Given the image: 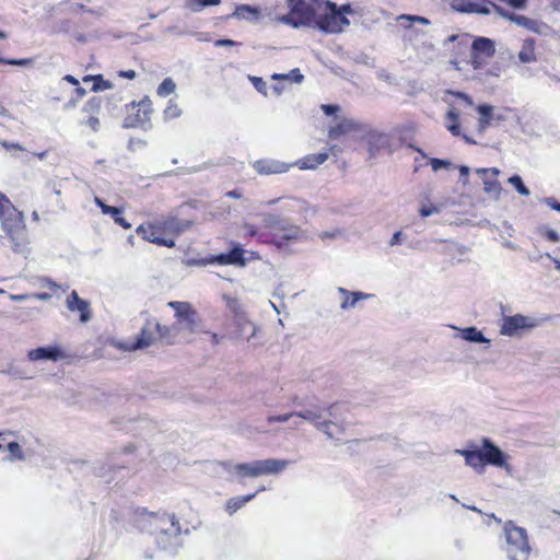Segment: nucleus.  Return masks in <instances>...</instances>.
<instances>
[{"instance_id": "obj_1", "label": "nucleus", "mask_w": 560, "mask_h": 560, "mask_svg": "<svg viewBox=\"0 0 560 560\" xmlns=\"http://www.w3.org/2000/svg\"><path fill=\"white\" fill-rule=\"evenodd\" d=\"M337 404L329 406L312 405L303 410L283 413L279 416H269L267 421L287 422L293 417L301 418L313 424L319 432L324 433L329 440L341 441L346 431V423L338 417Z\"/></svg>"}, {"instance_id": "obj_2", "label": "nucleus", "mask_w": 560, "mask_h": 560, "mask_svg": "<svg viewBox=\"0 0 560 560\" xmlns=\"http://www.w3.org/2000/svg\"><path fill=\"white\" fill-rule=\"evenodd\" d=\"M138 525L142 530L155 534L156 544L164 551L176 552L183 546V528L174 513L143 511L138 517Z\"/></svg>"}, {"instance_id": "obj_3", "label": "nucleus", "mask_w": 560, "mask_h": 560, "mask_svg": "<svg viewBox=\"0 0 560 560\" xmlns=\"http://www.w3.org/2000/svg\"><path fill=\"white\" fill-rule=\"evenodd\" d=\"M0 221L2 229L12 242V249L18 254L27 253V236L23 214L0 191Z\"/></svg>"}, {"instance_id": "obj_4", "label": "nucleus", "mask_w": 560, "mask_h": 560, "mask_svg": "<svg viewBox=\"0 0 560 560\" xmlns=\"http://www.w3.org/2000/svg\"><path fill=\"white\" fill-rule=\"evenodd\" d=\"M352 12L353 10L350 4H342L338 8L336 3L325 0L313 26L325 33L342 32L350 24L346 14Z\"/></svg>"}, {"instance_id": "obj_5", "label": "nucleus", "mask_w": 560, "mask_h": 560, "mask_svg": "<svg viewBox=\"0 0 560 560\" xmlns=\"http://www.w3.org/2000/svg\"><path fill=\"white\" fill-rule=\"evenodd\" d=\"M329 137L376 140L388 137V135L375 129L368 122L354 118H342L335 126L330 127Z\"/></svg>"}, {"instance_id": "obj_6", "label": "nucleus", "mask_w": 560, "mask_h": 560, "mask_svg": "<svg viewBox=\"0 0 560 560\" xmlns=\"http://www.w3.org/2000/svg\"><path fill=\"white\" fill-rule=\"evenodd\" d=\"M505 537V552L509 560H528L532 548L527 530L509 521L503 527Z\"/></svg>"}, {"instance_id": "obj_7", "label": "nucleus", "mask_w": 560, "mask_h": 560, "mask_svg": "<svg viewBox=\"0 0 560 560\" xmlns=\"http://www.w3.org/2000/svg\"><path fill=\"white\" fill-rule=\"evenodd\" d=\"M325 0H289L293 26H313Z\"/></svg>"}, {"instance_id": "obj_8", "label": "nucleus", "mask_w": 560, "mask_h": 560, "mask_svg": "<svg viewBox=\"0 0 560 560\" xmlns=\"http://www.w3.org/2000/svg\"><path fill=\"white\" fill-rule=\"evenodd\" d=\"M226 306L234 314L235 337L248 342L254 340L258 327L247 318L241 303L236 299L226 298Z\"/></svg>"}, {"instance_id": "obj_9", "label": "nucleus", "mask_w": 560, "mask_h": 560, "mask_svg": "<svg viewBox=\"0 0 560 560\" xmlns=\"http://www.w3.org/2000/svg\"><path fill=\"white\" fill-rule=\"evenodd\" d=\"M492 7L493 11L498 13L502 19L513 22L516 25L524 27L533 33L539 35H547L550 30L549 26L544 22H539L537 20H533L527 16L516 14L498 4H492Z\"/></svg>"}, {"instance_id": "obj_10", "label": "nucleus", "mask_w": 560, "mask_h": 560, "mask_svg": "<svg viewBox=\"0 0 560 560\" xmlns=\"http://www.w3.org/2000/svg\"><path fill=\"white\" fill-rule=\"evenodd\" d=\"M538 326V320L530 316L516 314L504 316L500 324V334L508 337L520 336L523 330L533 329Z\"/></svg>"}, {"instance_id": "obj_11", "label": "nucleus", "mask_w": 560, "mask_h": 560, "mask_svg": "<svg viewBox=\"0 0 560 560\" xmlns=\"http://www.w3.org/2000/svg\"><path fill=\"white\" fill-rule=\"evenodd\" d=\"M168 306L175 311L177 318L175 327L177 330L194 332L198 326L197 313L191 308L187 302L173 301Z\"/></svg>"}, {"instance_id": "obj_12", "label": "nucleus", "mask_w": 560, "mask_h": 560, "mask_svg": "<svg viewBox=\"0 0 560 560\" xmlns=\"http://www.w3.org/2000/svg\"><path fill=\"white\" fill-rule=\"evenodd\" d=\"M159 338H167L165 332H162V326L155 319H148L141 329L140 336L137 341L128 347V350L142 349L151 346Z\"/></svg>"}, {"instance_id": "obj_13", "label": "nucleus", "mask_w": 560, "mask_h": 560, "mask_svg": "<svg viewBox=\"0 0 560 560\" xmlns=\"http://www.w3.org/2000/svg\"><path fill=\"white\" fill-rule=\"evenodd\" d=\"M481 452L486 465L503 468L508 474H511L512 467L508 463L509 456L487 438L482 439Z\"/></svg>"}, {"instance_id": "obj_14", "label": "nucleus", "mask_w": 560, "mask_h": 560, "mask_svg": "<svg viewBox=\"0 0 560 560\" xmlns=\"http://www.w3.org/2000/svg\"><path fill=\"white\" fill-rule=\"evenodd\" d=\"M288 460L267 458L252 462V478L267 475H278L288 466Z\"/></svg>"}, {"instance_id": "obj_15", "label": "nucleus", "mask_w": 560, "mask_h": 560, "mask_svg": "<svg viewBox=\"0 0 560 560\" xmlns=\"http://www.w3.org/2000/svg\"><path fill=\"white\" fill-rule=\"evenodd\" d=\"M288 460L267 458L252 462V478L267 475H278L288 466Z\"/></svg>"}, {"instance_id": "obj_16", "label": "nucleus", "mask_w": 560, "mask_h": 560, "mask_svg": "<svg viewBox=\"0 0 560 560\" xmlns=\"http://www.w3.org/2000/svg\"><path fill=\"white\" fill-rule=\"evenodd\" d=\"M341 152V149L335 144L328 149H324L318 153L308 154L295 163H291L292 166L296 165L301 170H315L317 166L322 165L325 161L328 160L329 155L337 156Z\"/></svg>"}, {"instance_id": "obj_17", "label": "nucleus", "mask_w": 560, "mask_h": 560, "mask_svg": "<svg viewBox=\"0 0 560 560\" xmlns=\"http://www.w3.org/2000/svg\"><path fill=\"white\" fill-rule=\"evenodd\" d=\"M66 306L69 312H78L80 315V322L85 324L92 318V310L89 301L83 300L79 296L77 291H72L66 299Z\"/></svg>"}, {"instance_id": "obj_18", "label": "nucleus", "mask_w": 560, "mask_h": 560, "mask_svg": "<svg viewBox=\"0 0 560 560\" xmlns=\"http://www.w3.org/2000/svg\"><path fill=\"white\" fill-rule=\"evenodd\" d=\"M292 164L273 160V159H262L254 162L253 167L260 175H272V174H282L290 170Z\"/></svg>"}, {"instance_id": "obj_19", "label": "nucleus", "mask_w": 560, "mask_h": 560, "mask_svg": "<svg viewBox=\"0 0 560 560\" xmlns=\"http://www.w3.org/2000/svg\"><path fill=\"white\" fill-rule=\"evenodd\" d=\"M192 225L189 220H180L175 215H168L158 220V226L162 233L178 235L187 231Z\"/></svg>"}, {"instance_id": "obj_20", "label": "nucleus", "mask_w": 560, "mask_h": 560, "mask_svg": "<svg viewBox=\"0 0 560 560\" xmlns=\"http://www.w3.org/2000/svg\"><path fill=\"white\" fill-rule=\"evenodd\" d=\"M337 293L339 295V302H340V310L341 311H349L351 308L357 307L358 303L360 301L368 300L372 298V294L364 293V292H351L345 288H338Z\"/></svg>"}, {"instance_id": "obj_21", "label": "nucleus", "mask_w": 560, "mask_h": 560, "mask_svg": "<svg viewBox=\"0 0 560 560\" xmlns=\"http://www.w3.org/2000/svg\"><path fill=\"white\" fill-rule=\"evenodd\" d=\"M244 250L240 244L235 245L229 253L220 254L213 256L211 258V262H217L218 265H235V266H245V258L243 256Z\"/></svg>"}, {"instance_id": "obj_22", "label": "nucleus", "mask_w": 560, "mask_h": 560, "mask_svg": "<svg viewBox=\"0 0 560 560\" xmlns=\"http://www.w3.org/2000/svg\"><path fill=\"white\" fill-rule=\"evenodd\" d=\"M27 358L32 362L46 361V360L58 361L59 359L62 358V352L56 346L39 347V348L28 351Z\"/></svg>"}, {"instance_id": "obj_23", "label": "nucleus", "mask_w": 560, "mask_h": 560, "mask_svg": "<svg viewBox=\"0 0 560 560\" xmlns=\"http://www.w3.org/2000/svg\"><path fill=\"white\" fill-rule=\"evenodd\" d=\"M225 471L231 476V479L243 483L244 478H252V462L233 464L230 462L222 463Z\"/></svg>"}, {"instance_id": "obj_24", "label": "nucleus", "mask_w": 560, "mask_h": 560, "mask_svg": "<svg viewBox=\"0 0 560 560\" xmlns=\"http://www.w3.org/2000/svg\"><path fill=\"white\" fill-rule=\"evenodd\" d=\"M455 454L462 455L465 458L466 465L474 468L477 472H483L486 464L481 448L455 450Z\"/></svg>"}, {"instance_id": "obj_25", "label": "nucleus", "mask_w": 560, "mask_h": 560, "mask_svg": "<svg viewBox=\"0 0 560 560\" xmlns=\"http://www.w3.org/2000/svg\"><path fill=\"white\" fill-rule=\"evenodd\" d=\"M493 2L482 1H463L460 5L457 8L459 12L464 13H477L481 15H488L491 13V8L493 9Z\"/></svg>"}, {"instance_id": "obj_26", "label": "nucleus", "mask_w": 560, "mask_h": 560, "mask_svg": "<svg viewBox=\"0 0 560 560\" xmlns=\"http://www.w3.org/2000/svg\"><path fill=\"white\" fill-rule=\"evenodd\" d=\"M493 2L482 1H463L460 5L457 8L459 12L464 13H477L481 15H488L491 13V8L493 9Z\"/></svg>"}, {"instance_id": "obj_27", "label": "nucleus", "mask_w": 560, "mask_h": 560, "mask_svg": "<svg viewBox=\"0 0 560 560\" xmlns=\"http://www.w3.org/2000/svg\"><path fill=\"white\" fill-rule=\"evenodd\" d=\"M453 329L458 330L459 335L456 337H460L463 340L472 342V343H490V339H488L483 332L475 326H469L465 328H458L455 326H452Z\"/></svg>"}, {"instance_id": "obj_28", "label": "nucleus", "mask_w": 560, "mask_h": 560, "mask_svg": "<svg viewBox=\"0 0 560 560\" xmlns=\"http://www.w3.org/2000/svg\"><path fill=\"white\" fill-rule=\"evenodd\" d=\"M136 120L137 125L141 128H145L149 124L151 115L153 113V104L149 96H144L137 106Z\"/></svg>"}, {"instance_id": "obj_29", "label": "nucleus", "mask_w": 560, "mask_h": 560, "mask_svg": "<svg viewBox=\"0 0 560 560\" xmlns=\"http://www.w3.org/2000/svg\"><path fill=\"white\" fill-rule=\"evenodd\" d=\"M471 51L475 55L482 56L489 59L494 56V43L493 40L487 37H477L471 44Z\"/></svg>"}, {"instance_id": "obj_30", "label": "nucleus", "mask_w": 560, "mask_h": 560, "mask_svg": "<svg viewBox=\"0 0 560 560\" xmlns=\"http://www.w3.org/2000/svg\"><path fill=\"white\" fill-rule=\"evenodd\" d=\"M94 202L101 208L103 214H108L113 218L115 223L120 225L121 228L128 230L131 228V224L121 217V209L117 207L107 206L103 202V200L98 197L94 198Z\"/></svg>"}, {"instance_id": "obj_31", "label": "nucleus", "mask_w": 560, "mask_h": 560, "mask_svg": "<svg viewBox=\"0 0 560 560\" xmlns=\"http://www.w3.org/2000/svg\"><path fill=\"white\" fill-rule=\"evenodd\" d=\"M231 18L245 21H257L260 18V10L249 4H240L235 8Z\"/></svg>"}, {"instance_id": "obj_32", "label": "nucleus", "mask_w": 560, "mask_h": 560, "mask_svg": "<svg viewBox=\"0 0 560 560\" xmlns=\"http://www.w3.org/2000/svg\"><path fill=\"white\" fill-rule=\"evenodd\" d=\"M136 233L141 236L143 240L158 244V241L160 240V234L162 231L160 230V226H158V220L154 224H141L137 228Z\"/></svg>"}, {"instance_id": "obj_33", "label": "nucleus", "mask_w": 560, "mask_h": 560, "mask_svg": "<svg viewBox=\"0 0 560 560\" xmlns=\"http://www.w3.org/2000/svg\"><path fill=\"white\" fill-rule=\"evenodd\" d=\"M265 487H261L258 489L257 492L255 493H252V494H247V495H242V497H234V498H231L230 500H228L226 504H225V510L226 512L232 515L234 514L236 511H238L240 509H242L243 506L246 505V503H248L249 501H252L256 494L260 491H265Z\"/></svg>"}, {"instance_id": "obj_34", "label": "nucleus", "mask_w": 560, "mask_h": 560, "mask_svg": "<svg viewBox=\"0 0 560 560\" xmlns=\"http://www.w3.org/2000/svg\"><path fill=\"white\" fill-rule=\"evenodd\" d=\"M494 106L482 104L477 106V112L479 114V128L485 129L492 125V121L497 118ZM500 116H498V119Z\"/></svg>"}, {"instance_id": "obj_35", "label": "nucleus", "mask_w": 560, "mask_h": 560, "mask_svg": "<svg viewBox=\"0 0 560 560\" xmlns=\"http://www.w3.org/2000/svg\"><path fill=\"white\" fill-rule=\"evenodd\" d=\"M288 221L285 218L277 214H262L264 226L271 230L275 234H280L288 225Z\"/></svg>"}, {"instance_id": "obj_36", "label": "nucleus", "mask_w": 560, "mask_h": 560, "mask_svg": "<svg viewBox=\"0 0 560 560\" xmlns=\"http://www.w3.org/2000/svg\"><path fill=\"white\" fill-rule=\"evenodd\" d=\"M536 42L534 38H526L522 44V48L518 52V60L522 63H530L537 60L535 54Z\"/></svg>"}, {"instance_id": "obj_37", "label": "nucleus", "mask_w": 560, "mask_h": 560, "mask_svg": "<svg viewBox=\"0 0 560 560\" xmlns=\"http://www.w3.org/2000/svg\"><path fill=\"white\" fill-rule=\"evenodd\" d=\"M483 190L493 200L498 201L501 198L502 186L497 178L482 177Z\"/></svg>"}, {"instance_id": "obj_38", "label": "nucleus", "mask_w": 560, "mask_h": 560, "mask_svg": "<svg viewBox=\"0 0 560 560\" xmlns=\"http://www.w3.org/2000/svg\"><path fill=\"white\" fill-rule=\"evenodd\" d=\"M182 108L175 98H170L166 107L163 110V119L170 121L182 116Z\"/></svg>"}, {"instance_id": "obj_39", "label": "nucleus", "mask_w": 560, "mask_h": 560, "mask_svg": "<svg viewBox=\"0 0 560 560\" xmlns=\"http://www.w3.org/2000/svg\"><path fill=\"white\" fill-rule=\"evenodd\" d=\"M282 237L288 241H300L304 238L305 232L298 225H293L288 221V225L280 232Z\"/></svg>"}, {"instance_id": "obj_40", "label": "nucleus", "mask_w": 560, "mask_h": 560, "mask_svg": "<svg viewBox=\"0 0 560 560\" xmlns=\"http://www.w3.org/2000/svg\"><path fill=\"white\" fill-rule=\"evenodd\" d=\"M221 0H186L185 5L192 12H199L207 7L219 5Z\"/></svg>"}, {"instance_id": "obj_41", "label": "nucleus", "mask_w": 560, "mask_h": 560, "mask_svg": "<svg viewBox=\"0 0 560 560\" xmlns=\"http://www.w3.org/2000/svg\"><path fill=\"white\" fill-rule=\"evenodd\" d=\"M176 90V83L172 78H165L156 89V94L160 97H166L173 94Z\"/></svg>"}, {"instance_id": "obj_42", "label": "nucleus", "mask_w": 560, "mask_h": 560, "mask_svg": "<svg viewBox=\"0 0 560 560\" xmlns=\"http://www.w3.org/2000/svg\"><path fill=\"white\" fill-rule=\"evenodd\" d=\"M7 450L9 452V456H8L7 460H9V462L23 460L25 458L20 444L16 442H10L7 445Z\"/></svg>"}, {"instance_id": "obj_43", "label": "nucleus", "mask_w": 560, "mask_h": 560, "mask_svg": "<svg viewBox=\"0 0 560 560\" xmlns=\"http://www.w3.org/2000/svg\"><path fill=\"white\" fill-rule=\"evenodd\" d=\"M508 182L514 186V188L517 190V192L522 196H529L530 191L529 189L524 185L522 177L518 175L511 176Z\"/></svg>"}, {"instance_id": "obj_44", "label": "nucleus", "mask_w": 560, "mask_h": 560, "mask_svg": "<svg viewBox=\"0 0 560 560\" xmlns=\"http://www.w3.org/2000/svg\"><path fill=\"white\" fill-rule=\"evenodd\" d=\"M457 116L458 115L455 113L454 109H451L447 113V119H448L447 129L452 132V135L454 137L459 136V125L456 122Z\"/></svg>"}, {"instance_id": "obj_45", "label": "nucleus", "mask_w": 560, "mask_h": 560, "mask_svg": "<svg viewBox=\"0 0 560 560\" xmlns=\"http://www.w3.org/2000/svg\"><path fill=\"white\" fill-rule=\"evenodd\" d=\"M248 80L252 82V84L257 90V92L267 96V83H266V81H264L262 78L255 77V75H248Z\"/></svg>"}, {"instance_id": "obj_46", "label": "nucleus", "mask_w": 560, "mask_h": 560, "mask_svg": "<svg viewBox=\"0 0 560 560\" xmlns=\"http://www.w3.org/2000/svg\"><path fill=\"white\" fill-rule=\"evenodd\" d=\"M539 233H540V235H542L550 242L557 243L560 241V236H559L558 232H556L555 230H552L550 228L542 226L539 229Z\"/></svg>"}, {"instance_id": "obj_47", "label": "nucleus", "mask_w": 560, "mask_h": 560, "mask_svg": "<svg viewBox=\"0 0 560 560\" xmlns=\"http://www.w3.org/2000/svg\"><path fill=\"white\" fill-rule=\"evenodd\" d=\"M110 88L112 83L109 81L104 80L102 75H96V78H94V84L92 88L93 91H102Z\"/></svg>"}, {"instance_id": "obj_48", "label": "nucleus", "mask_w": 560, "mask_h": 560, "mask_svg": "<svg viewBox=\"0 0 560 560\" xmlns=\"http://www.w3.org/2000/svg\"><path fill=\"white\" fill-rule=\"evenodd\" d=\"M410 21V22H417L423 25H429L430 21L427 18L419 16V15H408V14H401L398 16V21Z\"/></svg>"}, {"instance_id": "obj_49", "label": "nucleus", "mask_w": 560, "mask_h": 560, "mask_svg": "<svg viewBox=\"0 0 560 560\" xmlns=\"http://www.w3.org/2000/svg\"><path fill=\"white\" fill-rule=\"evenodd\" d=\"M101 107V100L98 97H92L84 106V110L88 113L97 112Z\"/></svg>"}, {"instance_id": "obj_50", "label": "nucleus", "mask_w": 560, "mask_h": 560, "mask_svg": "<svg viewBox=\"0 0 560 560\" xmlns=\"http://www.w3.org/2000/svg\"><path fill=\"white\" fill-rule=\"evenodd\" d=\"M376 75L380 80H383L389 84H393L396 82V78L393 74H390L388 71H386L385 69L377 70Z\"/></svg>"}, {"instance_id": "obj_51", "label": "nucleus", "mask_w": 560, "mask_h": 560, "mask_svg": "<svg viewBox=\"0 0 560 560\" xmlns=\"http://www.w3.org/2000/svg\"><path fill=\"white\" fill-rule=\"evenodd\" d=\"M488 58H485L482 56H478V55H475L472 51H471V66L474 67L475 70H479L482 68V66L486 63V60Z\"/></svg>"}, {"instance_id": "obj_52", "label": "nucleus", "mask_w": 560, "mask_h": 560, "mask_svg": "<svg viewBox=\"0 0 560 560\" xmlns=\"http://www.w3.org/2000/svg\"><path fill=\"white\" fill-rule=\"evenodd\" d=\"M179 330L176 329L175 325L173 327L162 326V332H165L167 338H163L167 342H173L174 337L176 336V332Z\"/></svg>"}, {"instance_id": "obj_53", "label": "nucleus", "mask_w": 560, "mask_h": 560, "mask_svg": "<svg viewBox=\"0 0 560 560\" xmlns=\"http://www.w3.org/2000/svg\"><path fill=\"white\" fill-rule=\"evenodd\" d=\"M303 75L300 73L299 69H293L289 73H285V80H291L296 83H301L303 81Z\"/></svg>"}, {"instance_id": "obj_54", "label": "nucleus", "mask_w": 560, "mask_h": 560, "mask_svg": "<svg viewBox=\"0 0 560 560\" xmlns=\"http://www.w3.org/2000/svg\"><path fill=\"white\" fill-rule=\"evenodd\" d=\"M320 108L324 112V114L327 116H331L340 109V107L338 105H334V104H323L320 106Z\"/></svg>"}, {"instance_id": "obj_55", "label": "nucleus", "mask_w": 560, "mask_h": 560, "mask_svg": "<svg viewBox=\"0 0 560 560\" xmlns=\"http://www.w3.org/2000/svg\"><path fill=\"white\" fill-rule=\"evenodd\" d=\"M305 202L302 200L293 199L290 202L287 203L285 209L287 210H301L304 207Z\"/></svg>"}, {"instance_id": "obj_56", "label": "nucleus", "mask_w": 560, "mask_h": 560, "mask_svg": "<svg viewBox=\"0 0 560 560\" xmlns=\"http://www.w3.org/2000/svg\"><path fill=\"white\" fill-rule=\"evenodd\" d=\"M1 145L7 152H15V151L24 150L22 147H20L18 143H14V142L3 141V142H1Z\"/></svg>"}, {"instance_id": "obj_57", "label": "nucleus", "mask_w": 560, "mask_h": 560, "mask_svg": "<svg viewBox=\"0 0 560 560\" xmlns=\"http://www.w3.org/2000/svg\"><path fill=\"white\" fill-rule=\"evenodd\" d=\"M447 165H450V162H447L445 160H440V159L431 160V166H432L433 171H435V172L441 170L442 167H446Z\"/></svg>"}, {"instance_id": "obj_58", "label": "nucleus", "mask_w": 560, "mask_h": 560, "mask_svg": "<svg viewBox=\"0 0 560 560\" xmlns=\"http://www.w3.org/2000/svg\"><path fill=\"white\" fill-rule=\"evenodd\" d=\"M342 235V231L339 230V229H336V230H332L330 232H323L319 234V237L322 240H326V238H336L338 236Z\"/></svg>"}, {"instance_id": "obj_59", "label": "nucleus", "mask_w": 560, "mask_h": 560, "mask_svg": "<svg viewBox=\"0 0 560 560\" xmlns=\"http://www.w3.org/2000/svg\"><path fill=\"white\" fill-rule=\"evenodd\" d=\"M438 211H439L438 208L434 207V206H431V207L423 206L420 209V215L423 217V218H427V217H430L433 213H436Z\"/></svg>"}, {"instance_id": "obj_60", "label": "nucleus", "mask_w": 560, "mask_h": 560, "mask_svg": "<svg viewBox=\"0 0 560 560\" xmlns=\"http://www.w3.org/2000/svg\"><path fill=\"white\" fill-rule=\"evenodd\" d=\"M97 475L105 480V482H112L115 478L109 475L107 470H105L104 467H101L97 470Z\"/></svg>"}, {"instance_id": "obj_61", "label": "nucleus", "mask_w": 560, "mask_h": 560, "mask_svg": "<svg viewBox=\"0 0 560 560\" xmlns=\"http://www.w3.org/2000/svg\"><path fill=\"white\" fill-rule=\"evenodd\" d=\"M402 242V233L400 231L394 233L389 241V246L398 245Z\"/></svg>"}, {"instance_id": "obj_62", "label": "nucleus", "mask_w": 560, "mask_h": 560, "mask_svg": "<svg viewBox=\"0 0 560 560\" xmlns=\"http://www.w3.org/2000/svg\"><path fill=\"white\" fill-rule=\"evenodd\" d=\"M86 125L93 129V130H97L98 127H100V120L97 117L95 116H91L89 117V119L86 120Z\"/></svg>"}, {"instance_id": "obj_63", "label": "nucleus", "mask_w": 560, "mask_h": 560, "mask_svg": "<svg viewBox=\"0 0 560 560\" xmlns=\"http://www.w3.org/2000/svg\"><path fill=\"white\" fill-rule=\"evenodd\" d=\"M156 245L165 246V247L172 248V247H174V246H175V241H174V240H171V238L160 237V240L158 241V244H156Z\"/></svg>"}, {"instance_id": "obj_64", "label": "nucleus", "mask_w": 560, "mask_h": 560, "mask_svg": "<svg viewBox=\"0 0 560 560\" xmlns=\"http://www.w3.org/2000/svg\"><path fill=\"white\" fill-rule=\"evenodd\" d=\"M545 202L553 210L556 211H560V202L557 201L555 198L550 197V198H546L545 199Z\"/></svg>"}]
</instances>
